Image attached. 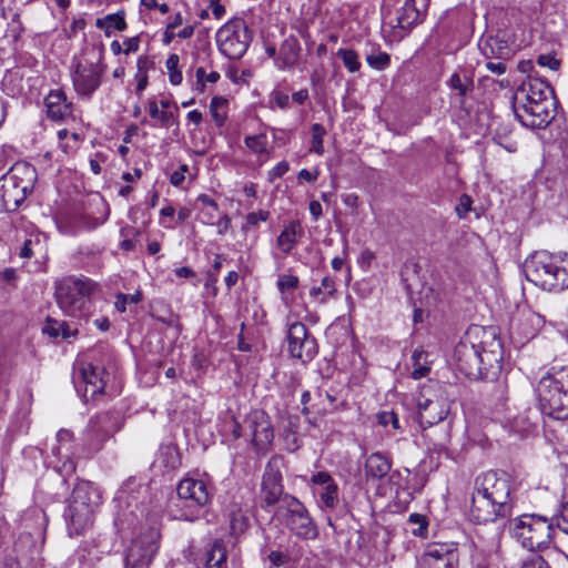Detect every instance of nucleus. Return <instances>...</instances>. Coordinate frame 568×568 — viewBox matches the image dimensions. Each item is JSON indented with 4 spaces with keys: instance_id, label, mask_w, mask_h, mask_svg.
Wrapping results in <instances>:
<instances>
[{
    "instance_id": "obj_1",
    "label": "nucleus",
    "mask_w": 568,
    "mask_h": 568,
    "mask_svg": "<svg viewBox=\"0 0 568 568\" xmlns=\"http://www.w3.org/2000/svg\"><path fill=\"white\" fill-rule=\"evenodd\" d=\"M481 334L485 332L480 327L469 328L454 348L456 368L471 379L487 377L489 371L500 368L503 361L500 341H483Z\"/></svg>"
},
{
    "instance_id": "obj_2",
    "label": "nucleus",
    "mask_w": 568,
    "mask_h": 568,
    "mask_svg": "<svg viewBox=\"0 0 568 568\" xmlns=\"http://www.w3.org/2000/svg\"><path fill=\"white\" fill-rule=\"evenodd\" d=\"M151 493L146 483L136 476L129 477L116 491L114 525L120 531L134 529L148 517Z\"/></svg>"
},
{
    "instance_id": "obj_3",
    "label": "nucleus",
    "mask_w": 568,
    "mask_h": 568,
    "mask_svg": "<svg viewBox=\"0 0 568 568\" xmlns=\"http://www.w3.org/2000/svg\"><path fill=\"white\" fill-rule=\"evenodd\" d=\"M523 271L528 281L548 292L568 288V261L548 251L534 252Z\"/></svg>"
},
{
    "instance_id": "obj_4",
    "label": "nucleus",
    "mask_w": 568,
    "mask_h": 568,
    "mask_svg": "<svg viewBox=\"0 0 568 568\" xmlns=\"http://www.w3.org/2000/svg\"><path fill=\"white\" fill-rule=\"evenodd\" d=\"M97 284L88 277L69 276L55 286V300L62 312L78 320L87 321L92 313L91 295Z\"/></svg>"
},
{
    "instance_id": "obj_5",
    "label": "nucleus",
    "mask_w": 568,
    "mask_h": 568,
    "mask_svg": "<svg viewBox=\"0 0 568 568\" xmlns=\"http://www.w3.org/2000/svg\"><path fill=\"white\" fill-rule=\"evenodd\" d=\"M536 390L542 414L555 419L568 418V366L542 376Z\"/></svg>"
},
{
    "instance_id": "obj_6",
    "label": "nucleus",
    "mask_w": 568,
    "mask_h": 568,
    "mask_svg": "<svg viewBox=\"0 0 568 568\" xmlns=\"http://www.w3.org/2000/svg\"><path fill=\"white\" fill-rule=\"evenodd\" d=\"M100 504V490L92 483L81 480L74 486L63 514L70 535H80L92 524L94 509Z\"/></svg>"
},
{
    "instance_id": "obj_7",
    "label": "nucleus",
    "mask_w": 568,
    "mask_h": 568,
    "mask_svg": "<svg viewBox=\"0 0 568 568\" xmlns=\"http://www.w3.org/2000/svg\"><path fill=\"white\" fill-rule=\"evenodd\" d=\"M211 497L212 493L204 480L183 478L176 486V497L171 499L170 511L175 519L193 521Z\"/></svg>"
},
{
    "instance_id": "obj_8",
    "label": "nucleus",
    "mask_w": 568,
    "mask_h": 568,
    "mask_svg": "<svg viewBox=\"0 0 568 568\" xmlns=\"http://www.w3.org/2000/svg\"><path fill=\"white\" fill-rule=\"evenodd\" d=\"M37 176L33 165L26 162L14 164L0 179V211H16L32 192Z\"/></svg>"
},
{
    "instance_id": "obj_9",
    "label": "nucleus",
    "mask_w": 568,
    "mask_h": 568,
    "mask_svg": "<svg viewBox=\"0 0 568 568\" xmlns=\"http://www.w3.org/2000/svg\"><path fill=\"white\" fill-rule=\"evenodd\" d=\"M231 433L234 439L250 438L257 453H265L274 439V428L270 415L263 409H252L242 422L231 419Z\"/></svg>"
},
{
    "instance_id": "obj_10",
    "label": "nucleus",
    "mask_w": 568,
    "mask_h": 568,
    "mask_svg": "<svg viewBox=\"0 0 568 568\" xmlns=\"http://www.w3.org/2000/svg\"><path fill=\"white\" fill-rule=\"evenodd\" d=\"M513 534L524 548L540 551L549 547L555 528L546 516L524 514L514 520Z\"/></svg>"
},
{
    "instance_id": "obj_11",
    "label": "nucleus",
    "mask_w": 568,
    "mask_h": 568,
    "mask_svg": "<svg viewBox=\"0 0 568 568\" xmlns=\"http://www.w3.org/2000/svg\"><path fill=\"white\" fill-rule=\"evenodd\" d=\"M277 518L288 531L302 540H314L318 537L317 524L305 505L295 496L285 495L276 511Z\"/></svg>"
},
{
    "instance_id": "obj_12",
    "label": "nucleus",
    "mask_w": 568,
    "mask_h": 568,
    "mask_svg": "<svg viewBox=\"0 0 568 568\" xmlns=\"http://www.w3.org/2000/svg\"><path fill=\"white\" fill-rule=\"evenodd\" d=\"M215 39L223 55L231 60H239L250 47L252 32L243 19L234 18L217 30Z\"/></svg>"
},
{
    "instance_id": "obj_13",
    "label": "nucleus",
    "mask_w": 568,
    "mask_h": 568,
    "mask_svg": "<svg viewBox=\"0 0 568 568\" xmlns=\"http://www.w3.org/2000/svg\"><path fill=\"white\" fill-rule=\"evenodd\" d=\"M123 416L120 412L110 410L97 414L89 419L85 430V445L90 453L99 452L104 442L121 429Z\"/></svg>"
},
{
    "instance_id": "obj_14",
    "label": "nucleus",
    "mask_w": 568,
    "mask_h": 568,
    "mask_svg": "<svg viewBox=\"0 0 568 568\" xmlns=\"http://www.w3.org/2000/svg\"><path fill=\"white\" fill-rule=\"evenodd\" d=\"M106 65L102 63V53H99L97 61L77 62L71 71V79L74 91L84 100H90L100 88Z\"/></svg>"
},
{
    "instance_id": "obj_15",
    "label": "nucleus",
    "mask_w": 568,
    "mask_h": 568,
    "mask_svg": "<svg viewBox=\"0 0 568 568\" xmlns=\"http://www.w3.org/2000/svg\"><path fill=\"white\" fill-rule=\"evenodd\" d=\"M159 539L160 532L154 527L133 538L125 554V568H149L158 552Z\"/></svg>"
},
{
    "instance_id": "obj_16",
    "label": "nucleus",
    "mask_w": 568,
    "mask_h": 568,
    "mask_svg": "<svg viewBox=\"0 0 568 568\" xmlns=\"http://www.w3.org/2000/svg\"><path fill=\"white\" fill-rule=\"evenodd\" d=\"M555 91L549 82L542 78L528 74L527 79L516 89L513 95V110L515 116L524 109L532 108L542 99L552 97Z\"/></svg>"
},
{
    "instance_id": "obj_17",
    "label": "nucleus",
    "mask_w": 568,
    "mask_h": 568,
    "mask_svg": "<svg viewBox=\"0 0 568 568\" xmlns=\"http://www.w3.org/2000/svg\"><path fill=\"white\" fill-rule=\"evenodd\" d=\"M286 341L291 357L304 364L313 361L318 354L316 338L302 322H294L288 325Z\"/></svg>"
},
{
    "instance_id": "obj_18",
    "label": "nucleus",
    "mask_w": 568,
    "mask_h": 568,
    "mask_svg": "<svg viewBox=\"0 0 568 568\" xmlns=\"http://www.w3.org/2000/svg\"><path fill=\"white\" fill-rule=\"evenodd\" d=\"M108 379L109 373L104 367L81 362L79 363V372L73 377V383L78 393L82 392L83 399L88 402L104 393Z\"/></svg>"
},
{
    "instance_id": "obj_19",
    "label": "nucleus",
    "mask_w": 568,
    "mask_h": 568,
    "mask_svg": "<svg viewBox=\"0 0 568 568\" xmlns=\"http://www.w3.org/2000/svg\"><path fill=\"white\" fill-rule=\"evenodd\" d=\"M474 489L487 495L498 504L501 515H511L510 485L506 477H499L495 471H487L476 477Z\"/></svg>"
},
{
    "instance_id": "obj_20",
    "label": "nucleus",
    "mask_w": 568,
    "mask_h": 568,
    "mask_svg": "<svg viewBox=\"0 0 568 568\" xmlns=\"http://www.w3.org/2000/svg\"><path fill=\"white\" fill-rule=\"evenodd\" d=\"M429 6V0H405L403 6L397 9L394 24H392V34L395 40H402L414 27L420 24Z\"/></svg>"
},
{
    "instance_id": "obj_21",
    "label": "nucleus",
    "mask_w": 568,
    "mask_h": 568,
    "mask_svg": "<svg viewBox=\"0 0 568 568\" xmlns=\"http://www.w3.org/2000/svg\"><path fill=\"white\" fill-rule=\"evenodd\" d=\"M557 110L558 101L554 94L528 110L524 109L516 119L526 128L545 129L555 120Z\"/></svg>"
},
{
    "instance_id": "obj_22",
    "label": "nucleus",
    "mask_w": 568,
    "mask_h": 568,
    "mask_svg": "<svg viewBox=\"0 0 568 568\" xmlns=\"http://www.w3.org/2000/svg\"><path fill=\"white\" fill-rule=\"evenodd\" d=\"M419 423L425 427L433 426L444 420L449 413L448 403L430 394L429 388L423 389L417 399Z\"/></svg>"
},
{
    "instance_id": "obj_23",
    "label": "nucleus",
    "mask_w": 568,
    "mask_h": 568,
    "mask_svg": "<svg viewBox=\"0 0 568 568\" xmlns=\"http://www.w3.org/2000/svg\"><path fill=\"white\" fill-rule=\"evenodd\" d=\"M282 474L274 460L266 464L261 487V497L264 503L263 507L274 506L277 503L282 504L284 487L282 483Z\"/></svg>"
},
{
    "instance_id": "obj_24",
    "label": "nucleus",
    "mask_w": 568,
    "mask_h": 568,
    "mask_svg": "<svg viewBox=\"0 0 568 568\" xmlns=\"http://www.w3.org/2000/svg\"><path fill=\"white\" fill-rule=\"evenodd\" d=\"M459 554L454 545L429 546L420 559V568H458Z\"/></svg>"
},
{
    "instance_id": "obj_25",
    "label": "nucleus",
    "mask_w": 568,
    "mask_h": 568,
    "mask_svg": "<svg viewBox=\"0 0 568 568\" xmlns=\"http://www.w3.org/2000/svg\"><path fill=\"white\" fill-rule=\"evenodd\" d=\"M310 483L314 486V495L323 509H334L339 501L338 485L329 473L318 471L313 474Z\"/></svg>"
},
{
    "instance_id": "obj_26",
    "label": "nucleus",
    "mask_w": 568,
    "mask_h": 568,
    "mask_svg": "<svg viewBox=\"0 0 568 568\" xmlns=\"http://www.w3.org/2000/svg\"><path fill=\"white\" fill-rule=\"evenodd\" d=\"M498 508L499 505L490 497H487V495L474 489L469 516L475 524L493 523L498 519H505L509 516L501 515V511H499Z\"/></svg>"
},
{
    "instance_id": "obj_27",
    "label": "nucleus",
    "mask_w": 568,
    "mask_h": 568,
    "mask_svg": "<svg viewBox=\"0 0 568 568\" xmlns=\"http://www.w3.org/2000/svg\"><path fill=\"white\" fill-rule=\"evenodd\" d=\"M223 515L229 524L230 535L233 538L239 539L248 530L251 517L248 510L241 503L230 501L224 507Z\"/></svg>"
},
{
    "instance_id": "obj_28",
    "label": "nucleus",
    "mask_w": 568,
    "mask_h": 568,
    "mask_svg": "<svg viewBox=\"0 0 568 568\" xmlns=\"http://www.w3.org/2000/svg\"><path fill=\"white\" fill-rule=\"evenodd\" d=\"M44 104L48 118L53 121H63L72 115L73 104L61 90H51L44 98Z\"/></svg>"
},
{
    "instance_id": "obj_29",
    "label": "nucleus",
    "mask_w": 568,
    "mask_h": 568,
    "mask_svg": "<svg viewBox=\"0 0 568 568\" xmlns=\"http://www.w3.org/2000/svg\"><path fill=\"white\" fill-rule=\"evenodd\" d=\"M479 50L487 60H508L513 55V49L508 41L499 36H489L480 40Z\"/></svg>"
},
{
    "instance_id": "obj_30",
    "label": "nucleus",
    "mask_w": 568,
    "mask_h": 568,
    "mask_svg": "<svg viewBox=\"0 0 568 568\" xmlns=\"http://www.w3.org/2000/svg\"><path fill=\"white\" fill-rule=\"evenodd\" d=\"M227 554L223 540L216 539L197 559L201 568H227Z\"/></svg>"
},
{
    "instance_id": "obj_31",
    "label": "nucleus",
    "mask_w": 568,
    "mask_h": 568,
    "mask_svg": "<svg viewBox=\"0 0 568 568\" xmlns=\"http://www.w3.org/2000/svg\"><path fill=\"white\" fill-rule=\"evenodd\" d=\"M304 236V229L298 220L290 221L277 236V247L284 254H290Z\"/></svg>"
},
{
    "instance_id": "obj_32",
    "label": "nucleus",
    "mask_w": 568,
    "mask_h": 568,
    "mask_svg": "<svg viewBox=\"0 0 568 568\" xmlns=\"http://www.w3.org/2000/svg\"><path fill=\"white\" fill-rule=\"evenodd\" d=\"M308 294L310 297L318 304H325L329 300H334L337 294L335 277L329 274L324 275L320 284L314 283Z\"/></svg>"
},
{
    "instance_id": "obj_33",
    "label": "nucleus",
    "mask_w": 568,
    "mask_h": 568,
    "mask_svg": "<svg viewBox=\"0 0 568 568\" xmlns=\"http://www.w3.org/2000/svg\"><path fill=\"white\" fill-rule=\"evenodd\" d=\"M72 439L73 434L68 429H60L57 433V445L52 447V454L59 462L63 463V466H67V463L70 464V468H73V462L71 459L73 455L72 450Z\"/></svg>"
},
{
    "instance_id": "obj_34",
    "label": "nucleus",
    "mask_w": 568,
    "mask_h": 568,
    "mask_svg": "<svg viewBox=\"0 0 568 568\" xmlns=\"http://www.w3.org/2000/svg\"><path fill=\"white\" fill-rule=\"evenodd\" d=\"M390 460L381 453L371 454L365 462V475L373 480L382 479L389 474Z\"/></svg>"
},
{
    "instance_id": "obj_35",
    "label": "nucleus",
    "mask_w": 568,
    "mask_h": 568,
    "mask_svg": "<svg viewBox=\"0 0 568 568\" xmlns=\"http://www.w3.org/2000/svg\"><path fill=\"white\" fill-rule=\"evenodd\" d=\"M301 45L295 38L284 40L280 48L276 65L281 70L293 68L300 57Z\"/></svg>"
},
{
    "instance_id": "obj_36",
    "label": "nucleus",
    "mask_w": 568,
    "mask_h": 568,
    "mask_svg": "<svg viewBox=\"0 0 568 568\" xmlns=\"http://www.w3.org/2000/svg\"><path fill=\"white\" fill-rule=\"evenodd\" d=\"M159 463L166 470H175L181 466L179 448L173 444L161 445L156 455Z\"/></svg>"
},
{
    "instance_id": "obj_37",
    "label": "nucleus",
    "mask_w": 568,
    "mask_h": 568,
    "mask_svg": "<svg viewBox=\"0 0 568 568\" xmlns=\"http://www.w3.org/2000/svg\"><path fill=\"white\" fill-rule=\"evenodd\" d=\"M505 419L509 429L520 436L529 434L535 428V423L530 419L528 412L516 416L507 414Z\"/></svg>"
},
{
    "instance_id": "obj_38",
    "label": "nucleus",
    "mask_w": 568,
    "mask_h": 568,
    "mask_svg": "<svg viewBox=\"0 0 568 568\" xmlns=\"http://www.w3.org/2000/svg\"><path fill=\"white\" fill-rule=\"evenodd\" d=\"M95 27L98 29L104 30L106 37L111 36V29H115L118 31L125 30L126 22L124 19V11L120 10L116 13H111L103 18L97 19Z\"/></svg>"
},
{
    "instance_id": "obj_39",
    "label": "nucleus",
    "mask_w": 568,
    "mask_h": 568,
    "mask_svg": "<svg viewBox=\"0 0 568 568\" xmlns=\"http://www.w3.org/2000/svg\"><path fill=\"white\" fill-rule=\"evenodd\" d=\"M447 84L452 90L456 91V98L460 105L464 103L465 97L471 92L474 88L471 78L465 75L464 79H462L457 72L450 75Z\"/></svg>"
},
{
    "instance_id": "obj_40",
    "label": "nucleus",
    "mask_w": 568,
    "mask_h": 568,
    "mask_svg": "<svg viewBox=\"0 0 568 568\" xmlns=\"http://www.w3.org/2000/svg\"><path fill=\"white\" fill-rule=\"evenodd\" d=\"M151 316L165 326L175 328L178 333L181 332L180 317L170 307H153Z\"/></svg>"
},
{
    "instance_id": "obj_41",
    "label": "nucleus",
    "mask_w": 568,
    "mask_h": 568,
    "mask_svg": "<svg viewBox=\"0 0 568 568\" xmlns=\"http://www.w3.org/2000/svg\"><path fill=\"white\" fill-rule=\"evenodd\" d=\"M427 354L422 349H415L412 354L413 371L410 373L414 379H420L425 377L430 367L426 362Z\"/></svg>"
},
{
    "instance_id": "obj_42",
    "label": "nucleus",
    "mask_w": 568,
    "mask_h": 568,
    "mask_svg": "<svg viewBox=\"0 0 568 568\" xmlns=\"http://www.w3.org/2000/svg\"><path fill=\"white\" fill-rule=\"evenodd\" d=\"M227 100L223 97H213L210 102V113L217 126H222L226 120Z\"/></svg>"
},
{
    "instance_id": "obj_43",
    "label": "nucleus",
    "mask_w": 568,
    "mask_h": 568,
    "mask_svg": "<svg viewBox=\"0 0 568 568\" xmlns=\"http://www.w3.org/2000/svg\"><path fill=\"white\" fill-rule=\"evenodd\" d=\"M65 326L64 321H57L54 318L48 317L45 321L44 326L42 327V332L44 334H48L51 337H63L69 338L78 333L77 329L74 331H60L61 327Z\"/></svg>"
},
{
    "instance_id": "obj_44",
    "label": "nucleus",
    "mask_w": 568,
    "mask_h": 568,
    "mask_svg": "<svg viewBox=\"0 0 568 568\" xmlns=\"http://www.w3.org/2000/svg\"><path fill=\"white\" fill-rule=\"evenodd\" d=\"M311 134L312 141L310 151L316 153L317 155H322L325 151L324 136L326 134V129L320 123H314L311 126Z\"/></svg>"
},
{
    "instance_id": "obj_45",
    "label": "nucleus",
    "mask_w": 568,
    "mask_h": 568,
    "mask_svg": "<svg viewBox=\"0 0 568 568\" xmlns=\"http://www.w3.org/2000/svg\"><path fill=\"white\" fill-rule=\"evenodd\" d=\"M336 55L343 61L344 67L352 73L359 71L361 62L358 54L353 49H338Z\"/></svg>"
},
{
    "instance_id": "obj_46",
    "label": "nucleus",
    "mask_w": 568,
    "mask_h": 568,
    "mask_svg": "<svg viewBox=\"0 0 568 568\" xmlns=\"http://www.w3.org/2000/svg\"><path fill=\"white\" fill-rule=\"evenodd\" d=\"M148 104L150 116L158 120L162 126L169 128L173 121V113L159 110V104L153 99L149 100Z\"/></svg>"
},
{
    "instance_id": "obj_47",
    "label": "nucleus",
    "mask_w": 568,
    "mask_h": 568,
    "mask_svg": "<svg viewBox=\"0 0 568 568\" xmlns=\"http://www.w3.org/2000/svg\"><path fill=\"white\" fill-rule=\"evenodd\" d=\"M549 519L552 520V526L555 529L558 528L568 535V500L561 503L556 514Z\"/></svg>"
},
{
    "instance_id": "obj_48",
    "label": "nucleus",
    "mask_w": 568,
    "mask_h": 568,
    "mask_svg": "<svg viewBox=\"0 0 568 568\" xmlns=\"http://www.w3.org/2000/svg\"><path fill=\"white\" fill-rule=\"evenodd\" d=\"M366 62L371 68L384 71L390 65V57L386 52L372 53L366 57Z\"/></svg>"
},
{
    "instance_id": "obj_49",
    "label": "nucleus",
    "mask_w": 568,
    "mask_h": 568,
    "mask_svg": "<svg viewBox=\"0 0 568 568\" xmlns=\"http://www.w3.org/2000/svg\"><path fill=\"white\" fill-rule=\"evenodd\" d=\"M141 301H142V293L140 291H135V293H133V294L119 293V294H116V301H115L114 305H115V308L120 313H124L126 311L128 303L138 304Z\"/></svg>"
},
{
    "instance_id": "obj_50",
    "label": "nucleus",
    "mask_w": 568,
    "mask_h": 568,
    "mask_svg": "<svg viewBox=\"0 0 568 568\" xmlns=\"http://www.w3.org/2000/svg\"><path fill=\"white\" fill-rule=\"evenodd\" d=\"M537 64L541 68H547L551 71H557L560 68V60L556 57L555 52L542 53L537 57Z\"/></svg>"
},
{
    "instance_id": "obj_51",
    "label": "nucleus",
    "mask_w": 568,
    "mask_h": 568,
    "mask_svg": "<svg viewBox=\"0 0 568 568\" xmlns=\"http://www.w3.org/2000/svg\"><path fill=\"white\" fill-rule=\"evenodd\" d=\"M265 135H248L244 139L245 145L255 153H264L266 151L265 146Z\"/></svg>"
},
{
    "instance_id": "obj_52",
    "label": "nucleus",
    "mask_w": 568,
    "mask_h": 568,
    "mask_svg": "<svg viewBox=\"0 0 568 568\" xmlns=\"http://www.w3.org/2000/svg\"><path fill=\"white\" fill-rule=\"evenodd\" d=\"M298 277L293 274H283L277 280V288L281 293L294 290L298 286Z\"/></svg>"
},
{
    "instance_id": "obj_53",
    "label": "nucleus",
    "mask_w": 568,
    "mask_h": 568,
    "mask_svg": "<svg viewBox=\"0 0 568 568\" xmlns=\"http://www.w3.org/2000/svg\"><path fill=\"white\" fill-rule=\"evenodd\" d=\"M408 521L410 524L418 525V528L413 529V535H415V536H425L426 535L427 528H428V523H427L425 516L414 513V514L409 515Z\"/></svg>"
},
{
    "instance_id": "obj_54",
    "label": "nucleus",
    "mask_w": 568,
    "mask_h": 568,
    "mask_svg": "<svg viewBox=\"0 0 568 568\" xmlns=\"http://www.w3.org/2000/svg\"><path fill=\"white\" fill-rule=\"evenodd\" d=\"M473 200L468 194H463L459 197L458 204L455 207L456 214L459 219H465L471 210Z\"/></svg>"
},
{
    "instance_id": "obj_55",
    "label": "nucleus",
    "mask_w": 568,
    "mask_h": 568,
    "mask_svg": "<svg viewBox=\"0 0 568 568\" xmlns=\"http://www.w3.org/2000/svg\"><path fill=\"white\" fill-rule=\"evenodd\" d=\"M520 568H551L548 562L539 555L532 554L526 558Z\"/></svg>"
},
{
    "instance_id": "obj_56",
    "label": "nucleus",
    "mask_w": 568,
    "mask_h": 568,
    "mask_svg": "<svg viewBox=\"0 0 568 568\" xmlns=\"http://www.w3.org/2000/svg\"><path fill=\"white\" fill-rule=\"evenodd\" d=\"M290 170V163L285 160L278 162L271 171H268V181L274 182L281 179Z\"/></svg>"
},
{
    "instance_id": "obj_57",
    "label": "nucleus",
    "mask_w": 568,
    "mask_h": 568,
    "mask_svg": "<svg viewBox=\"0 0 568 568\" xmlns=\"http://www.w3.org/2000/svg\"><path fill=\"white\" fill-rule=\"evenodd\" d=\"M271 103H274L281 110H287L290 108V97L282 91H273Z\"/></svg>"
},
{
    "instance_id": "obj_58",
    "label": "nucleus",
    "mask_w": 568,
    "mask_h": 568,
    "mask_svg": "<svg viewBox=\"0 0 568 568\" xmlns=\"http://www.w3.org/2000/svg\"><path fill=\"white\" fill-rule=\"evenodd\" d=\"M378 423L383 426L392 425L394 429L399 428V420L394 412H382L377 416Z\"/></svg>"
},
{
    "instance_id": "obj_59",
    "label": "nucleus",
    "mask_w": 568,
    "mask_h": 568,
    "mask_svg": "<svg viewBox=\"0 0 568 568\" xmlns=\"http://www.w3.org/2000/svg\"><path fill=\"white\" fill-rule=\"evenodd\" d=\"M318 175H320L318 168H314L313 171H310L307 169H302L297 174V180L305 181L308 183H314L318 179Z\"/></svg>"
},
{
    "instance_id": "obj_60",
    "label": "nucleus",
    "mask_w": 568,
    "mask_h": 568,
    "mask_svg": "<svg viewBox=\"0 0 568 568\" xmlns=\"http://www.w3.org/2000/svg\"><path fill=\"white\" fill-rule=\"evenodd\" d=\"M270 217V213L267 211H258V212H251L246 215V222L247 224L255 226L261 221H266Z\"/></svg>"
},
{
    "instance_id": "obj_61",
    "label": "nucleus",
    "mask_w": 568,
    "mask_h": 568,
    "mask_svg": "<svg viewBox=\"0 0 568 568\" xmlns=\"http://www.w3.org/2000/svg\"><path fill=\"white\" fill-rule=\"evenodd\" d=\"M268 560L270 562L275 566V567H281V566H284L285 564H287L288 561V558L285 554H283L282 551H278V550H272L270 554H268Z\"/></svg>"
},
{
    "instance_id": "obj_62",
    "label": "nucleus",
    "mask_w": 568,
    "mask_h": 568,
    "mask_svg": "<svg viewBox=\"0 0 568 568\" xmlns=\"http://www.w3.org/2000/svg\"><path fill=\"white\" fill-rule=\"evenodd\" d=\"M505 61L506 60H498L497 62H494V61L489 60L486 62L485 67L491 73L500 75V74H504L507 70Z\"/></svg>"
},
{
    "instance_id": "obj_63",
    "label": "nucleus",
    "mask_w": 568,
    "mask_h": 568,
    "mask_svg": "<svg viewBox=\"0 0 568 568\" xmlns=\"http://www.w3.org/2000/svg\"><path fill=\"white\" fill-rule=\"evenodd\" d=\"M134 79L136 80V89L135 93L139 98H141L142 92L146 89L149 83V77L146 73L136 72L134 75Z\"/></svg>"
},
{
    "instance_id": "obj_64",
    "label": "nucleus",
    "mask_w": 568,
    "mask_h": 568,
    "mask_svg": "<svg viewBox=\"0 0 568 568\" xmlns=\"http://www.w3.org/2000/svg\"><path fill=\"white\" fill-rule=\"evenodd\" d=\"M138 72L146 73L154 68V62L146 55H141L136 61Z\"/></svg>"
}]
</instances>
